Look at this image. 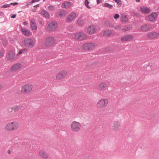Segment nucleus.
Returning a JSON list of instances; mask_svg holds the SVG:
<instances>
[{"label": "nucleus", "instance_id": "4be33fe9", "mask_svg": "<svg viewBox=\"0 0 159 159\" xmlns=\"http://www.w3.org/2000/svg\"><path fill=\"white\" fill-rule=\"evenodd\" d=\"M71 6V3L68 1L65 2L62 4V7H63L65 8H69Z\"/></svg>", "mask_w": 159, "mask_h": 159}, {"label": "nucleus", "instance_id": "bf43d9fd", "mask_svg": "<svg viewBox=\"0 0 159 159\" xmlns=\"http://www.w3.org/2000/svg\"><path fill=\"white\" fill-rule=\"evenodd\" d=\"M158 8H159V7H158Z\"/></svg>", "mask_w": 159, "mask_h": 159}, {"label": "nucleus", "instance_id": "09e8293b", "mask_svg": "<svg viewBox=\"0 0 159 159\" xmlns=\"http://www.w3.org/2000/svg\"><path fill=\"white\" fill-rule=\"evenodd\" d=\"M18 4V3L16 2H14V4H13V6L16 5Z\"/></svg>", "mask_w": 159, "mask_h": 159}, {"label": "nucleus", "instance_id": "a18cd8bd", "mask_svg": "<svg viewBox=\"0 0 159 159\" xmlns=\"http://www.w3.org/2000/svg\"><path fill=\"white\" fill-rule=\"evenodd\" d=\"M28 24V23L27 21H25L24 22L23 24L24 25H26Z\"/></svg>", "mask_w": 159, "mask_h": 159}, {"label": "nucleus", "instance_id": "4c0bfd02", "mask_svg": "<svg viewBox=\"0 0 159 159\" xmlns=\"http://www.w3.org/2000/svg\"><path fill=\"white\" fill-rule=\"evenodd\" d=\"M10 7V4H6L2 6V7L3 8H7Z\"/></svg>", "mask_w": 159, "mask_h": 159}, {"label": "nucleus", "instance_id": "6e6d98bb", "mask_svg": "<svg viewBox=\"0 0 159 159\" xmlns=\"http://www.w3.org/2000/svg\"><path fill=\"white\" fill-rule=\"evenodd\" d=\"M2 86L0 85V90L2 88Z\"/></svg>", "mask_w": 159, "mask_h": 159}, {"label": "nucleus", "instance_id": "a211bd4d", "mask_svg": "<svg viewBox=\"0 0 159 159\" xmlns=\"http://www.w3.org/2000/svg\"><path fill=\"white\" fill-rule=\"evenodd\" d=\"M15 52L13 51H11L8 52L7 55V58L8 60H11L15 57Z\"/></svg>", "mask_w": 159, "mask_h": 159}, {"label": "nucleus", "instance_id": "a878e982", "mask_svg": "<svg viewBox=\"0 0 159 159\" xmlns=\"http://www.w3.org/2000/svg\"><path fill=\"white\" fill-rule=\"evenodd\" d=\"M21 30L24 34L27 36H29L31 34L30 31L25 28L21 29Z\"/></svg>", "mask_w": 159, "mask_h": 159}, {"label": "nucleus", "instance_id": "58836bf2", "mask_svg": "<svg viewBox=\"0 0 159 159\" xmlns=\"http://www.w3.org/2000/svg\"><path fill=\"white\" fill-rule=\"evenodd\" d=\"M39 0H32L31 2H30V3H33L35 2H39Z\"/></svg>", "mask_w": 159, "mask_h": 159}, {"label": "nucleus", "instance_id": "49530a36", "mask_svg": "<svg viewBox=\"0 0 159 159\" xmlns=\"http://www.w3.org/2000/svg\"><path fill=\"white\" fill-rule=\"evenodd\" d=\"M107 23L109 24V26H110V27H111V28L113 27V26L112 25H110L109 22H108Z\"/></svg>", "mask_w": 159, "mask_h": 159}, {"label": "nucleus", "instance_id": "cd10ccee", "mask_svg": "<svg viewBox=\"0 0 159 159\" xmlns=\"http://www.w3.org/2000/svg\"><path fill=\"white\" fill-rule=\"evenodd\" d=\"M58 14L61 18H63L66 16V11L64 10L60 11Z\"/></svg>", "mask_w": 159, "mask_h": 159}, {"label": "nucleus", "instance_id": "8fccbe9b", "mask_svg": "<svg viewBox=\"0 0 159 159\" xmlns=\"http://www.w3.org/2000/svg\"><path fill=\"white\" fill-rule=\"evenodd\" d=\"M85 6H86V7H87V8H88L89 9V8H91V7H90V6H89L88 5H87Z\"/></svg>", "mask_w": 159, "mask_h": 159}, {"label": "nucleus", "instance_id": "7ed1b4c3", "mask_svg": "<svg viewBox=\"0 0 159 159\" xmlns=\"http://www.w3.org/2000/svg\"><path fill=\"white\" fill-rule=\"evenodd\" d=\"M33 86L32 85L26 84L22 87L21 93L23 94H28L32 90Z\"/></svg>", "mask_w": 159, "mask_h": 159}, {"label": "nucleus", "instance_id": "4d7b16f0", "mask_svg": "<svg viewBox=\"0 0 159 159\" xmlns=\"http://www.w3.org/2000/svg\"><path fill=\"white\" fill-rule=\"evenodd\" d=\"M128 29V28H127L126 29H125V30H126Z\"/></svg>", "mask_w": 159, "mask_h": 159}, {"label": "nucleus", "instance_id": "393cba45", "mask_svg": "<svg viewBox=\"0 0 159 159\" xmlns=\"http://www.w3.org/2000/svg\"><path fill=\"white\" fill-rule=\"evenodd\" d=\"M40 14L44 17L47 18H48L50 16V15L48 13L44 10L41 11L40 12Z\"/></svg>", "mask_w": 159, "mask_h": 159}, {"label": "nucleus", "instance_id": "39448f33", "mask_svg": "<svg viewBox=\"0 0 159 159\" xmlns=\"http://www.w3.org/2000/svg\"><path fill=\"white\" fill-rule=\"evenodd\" d=\"M108 103L107 99H102L99 100L97 104V106L100 108H103L106 107Z\"/></svg>", "mask_w": 159, "mask_h": 159}, {"label": "nucleus", "instance_id": "6e6552de", "mask_svg": "<svg viewBox=\"0 0 159 159\" xmlns=\"http://www.w3.org/2000/svg\"><path fill=\"white\" fill-rule=\"evenodd\" d=\"M120 122L115 121L113 122V124L112 126L113 129L116 131H119L120 128Z\"/></svg>", "mask_w": 159, "mask_h": 159}, {"label": "nucleus", "instance_id": "b1692460", "mask_svg": "<svg viewBox=\"0 0 159 159\" xmlns=\"http://www.w3.org/2000/svg\"><path fill=\"white\" fill-rule=\"evenodd\" d=\"M40 156L42 157L45 159H47L48 157V154L43 150L40 151L39 152Z\"/></svg>", "mask_w": 159, "mask_h": 159}, {"label": "nucleus", "instance_id": "ea45409f", "mask_svg": "<svg viewBox=\"0 0 159 159\" xmlns=\"http://www.w3.org/2000/svg\"><path fill=\"white\" fill-rule=\"evenodd\" d=\"M85 6L88 5L89 3V2L88 0H85Z\"/></svg>", "mask_w": 159, "mask_h": 159}, {"label": "nucleus", "instance_id": "e433bc0d", "mask_svg": "<svg viewBox=\"0 0 159 159\" xmlns=\"http://www.w3.org/2000/svg\"><path fill=\"white\" fill-rule=\"evenodd\" d=\"M119 16H120L118 14H117V13L116 14H115V15L114 16V18L115 19H116L119 18Z\"/></svg>", "mask_w": 159, "mask_h": 159}, {"label": "nucleus", "instance_id": "2f4dec72", "mask_svg": "<svg viewBox=\"0 0 159 159\" xmlns=\"http://www.w3.org/2000/svg\"><path fill=\"white\" fill-rule=\"evenodd\" d=\"M2 42L3 45L4 47H6L7 43V41L5 39H2Z\"/></svg>", "mask_w": 159, "mask_h": 159}, {"label": "nucleus", "instance_id": "6ab92c4d", "mask_svg": "<svg viewBox=\"0 0 159 159\" xmlns=\"http://www.w3.org/2000/svg\"><path fill=\"white\" fill-rule=\"evenodd\" d=\"M157 16V14L156 13L153 12L149 15L148 16V18L150 21H153L155 19Z\"/></svg>", "mask_w": 159, "mask_h": 159}, {"label": "nucleus", "instance_id": "37998d69", "mask_svg": "<svg viewBox=\"0 0 159 159\" xmlns=\"http://www.w3.org/2000/svg\"><path fill=\"white\" fill-rule=\"evenodd\" d=\"M133 13L135 15V16H138V15H139V14L135 12V11H134L133 12Z\"/></svg>", "mask_w": 159, "mask_h": 159}, {"label": "nucleus", "instance_id": "c756f323", "mask_svg": "<svg viewBox=\"0 0 159 159\" xmlns=\"http://www.w3.org/2000/svg\"><path fill=\"white\" fill-rule=\"evenodd\" d=\"M103 6L105 7H107L111 9L113 7V6L108 3H105L103 4Z\"/></svg>", "mask_w": 159, "mask_h": 159}, {"label": "nucleus", "instance_id": "aec40b11", "mask_svg": "<svg viewBox=\"0 0 159 159\" xmlns=\"http://www.w3.org/2000/svg\"><path fill=\"white\" fill-rule=\"evenodd\" d=\"M30 27L33 30H36L37 29L35 20L34 19H32L30 21Z\"/></svg>", "mask_w": 159, "mask_h": 159}, {"label": "nucleus", "instance_id": "c9c22d12", "mask_svg": "<svg viewBox=\"0 0 159 159\" xmlns=\"http://www.w3.org/2000/svg\"><path fill=\"white\" fill-rule=\"evenodd\" d=\"M114 1L118 4L120 5L121 4V1L120 0H114Z\"/></svg>", "mask_w": 159, "mask_h": 159}, {"label": "nucleus", "instance_id": "a19ab883", "mask_svg": "<svg viewBox=\"0 0 159 159\" xmlns=\"http://www.w3.org/2000/svg\"><path fill=\"white\" fill-rule=\"evenodd\" d=\"M102 2L101 0H97V4H99L100 3H101Z\"/></svg>", "mask_w": 159, "mask_h": 159}, {"label": "nucleus", "instance_id": "72a5a7b5", "mask_svg": "<svg viewBox=\"0 0 159 159\" xmlns=\"http://www.w3.org/2000/svg\"><path fill=\"white\" fill-rule=\"evenodd\" d=\"M48 8L49 10L53 11L55 9L54 7L52 5H50L48 6Z\"/></svg>", "mask_w": 159, "mask_h": 159}, {"label": "nucleus", "instance_id": "dca6fc26", "mask_svg": "<svg viewBox=\"0 0 159 159\" xmlns=\"http://www.w3.org/2000/svg\"><path fill=\"white\" fill-rule=\"evenodd\" d=\"M150 26L149 24H144L142 25L140 27V30L141 31L147 32L150 30Z\"/></svg>", "mask_w": 159, "mask_h": 159}, {"label": "nucleus", "instance_id": "de8ad7c7", "mask_svg": "<svg viewBox=\"0 0 159 159\" xmlns=\"http://www.w3.org/2000/svg\"><path fill=\"white\" fill-rule=\"evenodd\" d=\"M39 6V4H38L34 6V7L37 8V7H38Z\"/></svg>", "mask_w": 159, "mask_h": 159}, {"label": "nucleus", "instance_id": "9d476101", "mask_svg": "<svg viewBox=\"0 0 159 159\" xmlns=\"http://www.w3.org/2000/svg\"><path fill=\"white\" fill-rule=\"evenodd\" d=\"M134 38L133 36L130 34L125 35L121 38V40L122 42L132 40Z\"/></svg>", "mask_w": 159, "mask_h": 159}, {"label": "nucleus", "instance_id": "3c124183", "mask_svg": "<svg viewBox=\"0 0 159 159\" xmlns=\"http://www.w3.org/2000/svg\"><path fill=\"white\" fill-rule=\"evenodd\" d=\"M8 154H10L11 153V151L10 150H8L7 151Z\"/></svg>", "mask_w": 159, "mask_h": 159}, {"label": "nucleus", "instance_id": "4468645a", "mask_svg": "<svg viewBox=\"0 0 159 159\" xmlns=\"http://www.w3.org/2000/svg\"><path fill=\"white\" fill-rule=\"evenodd\" d=\"M76 14L75 13L71 12L68 16L66 20L69 22L71 21L76 17Z\"/></svg>", "mask_w": 159, "mask_h": 159}, {"label": "nucleus", "instance_id": "864d4df0", "mask_svg": "<svg viewBox=\"0 0 159 159\" xmlns=\"http://www.w3.org/2000/svg\"><path fill=\"white\" fill-rule=\"evenodd\" d=\"M140 1V0H136V1L137 2H139Z\"/></svg>", "mask_w": 159, "mask_h": 159}, {"label": "nucleus", "instance_id": "f704fd0d", "mask_svg": "<svg viewBox=\"0 0 159 159\" xmlns=\"http://www.w3.org/2000/svg\"><path fill=\"white\" fill-rule=\"evenodd\" d=\"M25 51V49H21L20 50L18 53L17 54V55H20L23 52H24Z\"/></svg>", "mask_w": 159, "mask_h": 159}, {"label": "nucleus", "instance_id": "13d9d810", "mask_svg": "<svg viewBox=\"0 0 159 159\" xmlns=\"http://www.w3.org/2000/svg\"><path fill=\"white\" fill-rule=\"evenodd\" d=\"M45 0H43V1H44Z\"/></svg>", "mask_w": 159, "mask_h": 159}, {"label": "nucleus", "instance_id": "f8f14e48", "mask_svg": "<svg viewBox=\"0 0 159 159\" xmlns=\"http://www.w3.org/2000/svg\"><path fill=\"white\" fill-rule=\"evenodd\" d=\"M95 46V45L92 43H85L83 46V48L85 50H89L93 49Z\"/></svg>", "mask_w": 159, "mask_h": 159}, {"label": "nucleus", "instance_id": "2eb2a0df", "mask_svg": "<svg viewBox=\"0 0 159 159\" xmlns=\"http://www.w3.org/2000/svg\"><path fill=\"white\" fill-rule=\"evenodd\" d=\"M66 72L62 71L60 72L56 76V78L57 80H60L64 78L66 75Z\"/></svg>", "mask_w": 159, "mask_h": 159}, {"label": "nucleus", "instance_id": "20e7f679", "mask_svg": "<svg viewBox=\"0 0 159 159\" xmlns=\"http://www.w3.org/2000/svg\"><path fill=\"white\" fill-rule=\"evenodd\" d=\"M81 127V124L78 122L73 121L71 125V129L74 132H77L79 131Z\"/></svg>", "mask_w": 159, "mask_h": 159}, {"label": "nucleus", "instance_id": "7c9ffc66", "mask_svg": "<svg viewBox=\"0 0 159 159\" xmlns=\"http://www.w3.org/2000/svg\"><path fill=\"white\" fill-rule=\"evenodd\" d=\"M112 32L109 30L105 31L103 33V34L107 36H109L112 34Z\"/></svg>", "mask_w": 159, "mask_h": 159}, {"label": "nucleus", "instance_id": "603ef678", "mask_svg": "<svg viewBox=\"0 0 159 159\" xmlns=\"http://www.w3.org/2000/svg\"><path fill=\"white\" fill-rule=\"evenodd\" d=\"M14 4V3H13V2H11V3H10L9 4L10 5H13V4Z\"/></svg>", "mask_w": 159, "mask_h": 159}, {"label": "nucleus", "instance_id": "423d86ee", "mask_svg": "<svg viewBox=\"0 0 159 159\" xmlns=\"http://www.w3.org/2000/svg\"><path fill=\"white\" fill-rule=\"evenodd\" d=\"M24 43L25 46L28 48H32L34 45L33 41L30 39H25L24 41Z\"/></svg>", "mask_w": 159, "mask_h": 159}, {"label": "nucleus", "instance_id": "0eeeda50", "mask_svg": "<svg viewBox=\"0 0 159 159\" xmlns=\"http://www.w3.org/2000/svg\"><path fill=\"white\" fill-rule=\"evenodd\" d=\"M86 37V35L83 33H77L75 34V38L80 40H84Z\"/></svg>", "mask_w": 159, "mask_h": 159}, {"label": "nucleus", "instance_id": "c03bdc74", "mask_svg": "<svg viewBox=\"0 0 159 159\" xmlns=\"http://www.w3.org/2000/svg\"><path fill=\"white\" fill-rule=\"evenodd\" d=\"M16 14H14L11 16V18H15L16 16Z\"/></svg>", "mask_w": 159, "mask_h": 159}, {"label": "nucleus", "instance_id": "bb28decb", "mask_svg": "<svg viewBox=\"0 0 159 159\" xmlns=\"http://www.w3.org/2000/svg\"><path fill=\"white\" fill-rule=\"evenodd\" d=\"M107 86L106 83L105 82H102L99 85V89L101 90L104 89Z\"/></svg>", "mask_w": 159, "mask_h": 159}, {"label": "nucleus", "instance_id": "5fc2aeb1", "mask_svg": "<svg viewBox=\"0 0 159 159\" xmlns=\"http://www.w3.org/2000/svg\"><path fill=\"white\" fill-rule=\"evenodd\" d=\"M25 6H26L27 7H29V4H27V5H26Z\"/></svg>", "mask_w": 159, "mask_h": 159}, {"label": "nucleus", "instance_id": "412c9836", "mask_svg": "<svg viewBox=\"0 0 159 159\" xmlns=\"http://www.w3.org/2000/svg\"><path fill=\"white\" fill-rule=\"evenodd\" d=\"M23 107V105L21 104L19 105H16L11 107V108L15 111H18L21 109Z\"/></svg>", "mask_w": 159, "mask_h": 159}, {"label": "nucleus", "instance_id": "1a4fd4ad", "mask_svg": "<svg viewBox=\"0 0 159 159\" xmlns=\"http://www.w3.org/2000/svg\"><path fill=\"white\" fill-rule=\"evenodd\" d=\"M159 33H158L151 32L147 34V36L148 38H155L159 36Z\"/></svg>", "mask_w": 159, "mask_h": 159}, {"label": "nucleus", "instance_id": "f03ea898", "mask_svg": "<svg viewBox=\"0 0 159 159\" xmlns=\"http://www.w3.org/2000/svg\"><path fill=\"white\" fill-rule=\"evenodd\" d=\"M55 40L52 37H48L45 39V46L47 47H51L54 46L55 43Z\"/></svg>", "mask_w": 159, "mask_h": 159}, {"label": "nucleus", "instance_id": "ddd939ff", "mask_svg": "<svg viewBox=\"0 0 159 159\" xmlns=\"http://www.w3.org/2000/svg\"><path fill=\"white\" fill-rule=\"evenodd\" d=\"M57 24L55 22L50 23L47 27L49 31L54 30L57 27Z\"/></svg>", "mask_w": 159, "mask_h": 159}, {"label": "nucleus", "instance_id": "5701e85b", "mask_svg": "<svg viewBox=\"0 0 159 159\" xmlns=\"http://www.w3.org/2000/svg\"><path fill=\"white\" fill-rule=\"evenodd\" d=\"M140 9L143 13H148L150 12V10L147 7H144L143 6L140 7Z\"/></svg>", "mask_w": 159, "mask_h": 159}, {"label": "nucleus", "instance_id": "c85d7f7f", "mask_svg": "<svg viewBox=\"0 0 159 159\" xmlns=\"http://www.w3.org/2000/svg\"><path fill=\"white\" fill-rule=\"evenodd\" d=\"M77 22L78 24L80 25H82L84 23V21L81 17L78 19Z\"/></svg>", "mask_w": 159, "mask_h": 159}, {"label": "nucleus", "instance_id": "79ce46f5", "mask_svg": "<svg viewBox=\"0 0 159 159\" xmlns=\"http://www.w3.org/2000/svg\"><path fill=\"white\" fill-rule=\"evenodd\" d=\"M3 52L2 50H0V57L2 56Z\"/></svg>", "mask_w": 159, "mask_h": 159}, {"label": "nucleus", "instance_id": "f3484780", "mask_svg": "<svg viewBox=\"0 0 159 159\" xmlns=\"http://www.w3.org/2000/svg\"><path fill=\"white\" fill-rule=\"evenodd\" d=\"M21 67V65L20 63H17L12 66L11 68V70L12 72H15Z\"/></svg>", "mask_w": 159, "mask_h": 159}, {"label": "nucleus", "instance_id": "f257e3e1", "mask_svg": "<svg viewBox=\"0 0 159 159\" xmlns=\"http://www.w3.org/2000/svg\"><path fill=\"white\" fill-rule=\"evenodd\" d=\"M18 126V123L16 122H10L5 127V129L7 131H12L16 129Z\"/></svg>", "mask_w": 159, "mask_h": 159}, {"label": "nucleus", "instance_id": "473e14b6", "mask_svg": "<svg viewBox=\"0 0 159 159\" xmlns=\"http://www.w3.org/2000/svg\"><path fill=\"white\" fill-rule=\"evenodd\" d=\"M121 20L123 22H126L127 20V18L126 16H121L120 17Z\"/></svg>", "mask_w": 159, "mask_h": 159}, {"label": "nucleus", "instance_id": "9b49d317", "mask_svg": "<svg viewBox=\"0 0 159 159\" xmlns=\"http://www.w3.org/2000/svg\"><path fill=\"white\" fill-rule=\"evenodd\" d=\"M87 31L89 34H92L96 31V27L93 25H91L87 28Z\"/></svg>", "mask_w": 159, "mask_h": 159}]
</instances>
